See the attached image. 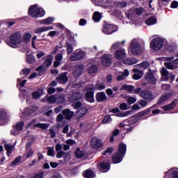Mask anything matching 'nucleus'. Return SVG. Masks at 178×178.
I'll use <instances>...</instances> for the list:
<instances>
[{
	"mask_svg": "<svg viewBox=\"0 0 178 178\" xmlns=\"http://www.w3.org/2000/svg\"><path fill=\"white\" fill-rule=\"evenodd\" d=\"M4 148L6 151L7 152L8 156H10V154L13 152V149L15 148V145H10L9 143H6L4 145Z\"/></svg>",
	"mask_w": 178,
	"mask_h": 178,
	"instance_id": "c85d7f7f",
	"label": "nucleus"
},
{
	"mask_svg": "<svg viewBox=\"0 0 178 178\" xmlns=\"http://www.w3.org/2000/svg\"><path fill=\"white\" fill-rule=\"evenodd\" d=\"M87 90L88 91L86 94V100L90 103L95 102V99H94V90L91 89V86L89 88L88 87Z\"/></svg>",
	"mask_w": 178,
	"mask_h": 178,
	"instance_id": "ddd939ff",
	"label": "nucleus"
},
{
	"mask_svg": "<svg viewBox=\"0 0 178 178\" xmlns=\"http://www.w3.org/2000/svg\"><path fill=\"white\" fill-rule=\"evenodd\" d=\"M177 104V99H175L169 105L164 106L163 107V109H164V111H172V109H175Z\"/></svg>",
	"mask_w": 178,
	"mask_h": 178,
	"instance_id": "bb28decb",
	"label": "nucleus"
},
{
	"mask_svg": "<svg viewBox=\"0 0 178 178\" xmlns=\"http://www.w3.org/2000/svg\"><path fill=\"white\" fill-rule=\"evenodd\" d=\"M22 42H23V40L22 39V33L16 32L10 35L8 45L13 48H15V47H17V45L22 44Z\"/></svg>",
	"mask_w": 178,
	"mask_h": 178,
	"instance_id": "20e7f679",
	"label": "nucleus"
},
{
	"mask_svg": "<svg viewBox=\"0 0 178 178\" xmlns=\"http://www.w3.org/2000/svg\"><path fill=\"white\" fill-rule=\"evenodd\" d=\"M151 113V108H147L146 111H141L139 113L140 116H144L145 115H147V113Z\"/></svg>",
	"mask_w": 178,
	"mask_h": 178,
	"instance_id": "052dcab7",
	"label": "nucleus"
},
{
	"mask_svg": "<svg viewBox=\"0 0 178 178\" xmlns=\"http://www.w3.org/2000/svg\"><path fill=\"white\" fill-rule=\"evenodd\" d=\"M47 101L48 102H50V104H55V102H56V97H55L54 95H51L48 97Z\"/></svg>",
	"mask_w": 178,
	"mask_h": 178,
	"instance_id": "3c124183",
	"label": "nucleus"
},
{
	"mask_svg": "<svg viewBox=\"0 0 178 178\" xmlns=\"http://www.w3.org/2000/svg\"><path fill=\"white\" fill-rule=\"evenodd\" d=\"M90 145L93 148H100L102 147V142L97 138H93L90 142Z\"/></svg>",
	"mask_w": 178,
	"mask_h": 178,
	"instance_id": "f3484780",
	"label": "nucleus"
},
{
	"mask_svg": "<svg viewBox=\"0 0 178 178\" xmlns=\"http://www.w3.org/2000/svg\"><path fill=\"white\" fill-rule=\"evenodd\" d=\"M31 37L33 35L30 33H25L23 36H22V42H25V44H28L30 42V40H31Z\"/></svg>",
	"mask_w": 178,
	"mask_h": 178,
	"instance_id": "7c9ffc66",
	"label": "nucleus"
},
{
	"mask_svg": "<svg viewBox=\"0 0 178 178\" xmlns=\"http://www.w3.org/2000/svg\"><path fill=\"white\" fill-rule=\"evenodd\" d=\"M126 90V91H128V92H131L134 90V87L131 85H127L124 84L121 87L120 90Z\"/></svg>",
	"mask_w": 178,
	"mask_h": 178,
	"instance_id": "58836bf2",
	"label": "nucleus"
},
{
	"mask_svg": "<svg viewBox=\"0 0 178 178\" xmlns=\"http://www.w3.org/2000/svg\"><path fill=\"white\" fill-rule=\"evenodd\" d=\"M97 71L98 67L95 65H90L88 69V73H89V74H94V73H97Z\"/></svg>",
	"mask_w": 178,
	"mask_h": 178,
	"instance_id": "e433bc0d",
	"label": "nucleus"
},
{
	"mask_svg": "<svg viewBox=\"0 0 178 178\" xmlns=\"http://www.w3.org/2000/svg\"><path fill=\"white\" fill-rule=\"evenodd\" d=\"M165 66L167 67V69H170V70H172V69H176V67H175V66H173V64H172L171 63H165Z\"/></svg>",
	"mask_w": 178,
	"mask_h": 178,
	"instance_id": "13d9d810",
	"label": "nucleus"
},
{
	"mask_svg": "<svg viewBox=\"0 0 178 178\" xmlns=\"http://www.w3.org/2000/svg\"><path fill=\"white\" fill-rule=\"evenodd\" d=\"M35 111H38V106H31L29 108H26L24 111L26 115H27L28 116H31V114L34 112H35Z\"/></svg>",
	"mask_w": 178,
	"mask_h": 178,
	"instance_id": "cd10ccee",
	"label": "nucleus"
},
{
	"mask_svg": "<svg viewBox=\"0 0 178 178\" xmlns=\"http://www.w3.org/2000/svg\"><path fill=\"white\" fill-rule=\"evenodd\" d=\"M172 178H178V171L174 170L172 173Z\"/></svg>",
	"mask_w": 178,
	"mask_h": 178,
	"instance_id": "774afa93",
	"label": "nucleus"
},
{
	"mask_svg": "<svg viewBox=\"0 0 178 178\" xmlns=\"http://www.w3.org/2000/svg\"><path fill=\"white\" fill-rule=\"evenodd\" d=\"M29 15L31 17H42L45 15V11L42 8H38L37 5H34L29 8Z\"/></svg>",
	"mask_w": 178,
	"mask_h": 178,
	"instance_id": "7ed1b4c3",
	"label": "nucleus"
},
{
	"mask_svg": "<svg viewBox=\"0 0 178 178\" xmlns=\"http://www.w3.org/2000/svg\"><path fill=\"white\" fill-rule=\"evenodd\" d=\"M94 22H98L101 20V13L99 12H95L93 14Z\"/></svg>",
	"mask_w": 178,
	"mask_h": 178,
	"instance_id": "49530a36",
	"label": "nucleus"
},
{
	"mask_svg": "<svg viewBox=\"0 0 178 178\" xmlns=\"http://www.w3.org/2000/svg\"><path fill=\"white\" fill-rule=\"evenodd\" d=\"M172 97L171 93H166L163 95L161 97H160L157 102L158 105H161V104H163V102H165V101H168L169 98Z\"/></svg>",
	"mask_w": 178,
	"mask_h": 178,
	"instance_id": "393cba45",
	"label": "nucleus"
},
{
	"mask_svg": "<svg viewBox=\"0 0 178 178\" xmlns=\"http://www.w3.org/2000/svg\"><path fill=\"white\" fill-rule=\"evenodd\" d=\"M44 95V89L39 88L38 90L32 92V97L34 99H38L40 97Z\"/></svg>",
	"mask_w": 178,
	"mask_h": 178,
	"instance_id": "b1692460",
	"label": "nucleus"
},
{
	"mask_svg": "<svg viewBox=\"0 0 178 178\" xmlns=\"http://www.w3.org/2000/svg\"><path fill=\"white\" fill-rule=\"evenodd\" d=\"M85 67L83 64L75 65L74 68V77H80L84 72Z\"/></svg>",
	"mask_w": 178,
	"mask_h": 178,
	"instance_id": "9b49d317",
	"label": "nucleus"
},
{
	"mask_svg": "<svg viewBox=\"0 0 178 178\" xmlns=\"http://www.w3.org/2000/svg\"><path fill=\"white\" fill-rule=\"evenodd\" d=\"M63 113L65 118V119L69 120L72 119L73 118L74 113L72 111H70L69 109H65L63 111Z\"/></svg>",
	"mask_w": 178,
	"mask_h": 178,
	"instance_id": "f704fd0d",
	"label": "nucleus"
},
{
	"mask_svg": "<svg viewBox=\"0 0 178 178\" xmlns=\"http://www.w3.org/2000/svg\"><path fill=\"white\" fill-rule=\"evenodd\" d=\"M75 156L76 158H84L86 156V152L80 149V148H76V151L74 152Z\"/></svg>",
	"mask_w": 178,
	"mask_h": 178,
	"instance_id": "473e14b6",
	"label": "nucleus"
},
{
	"mask_svg": "<svg viewBox=\"0 0 178 178\" xmlns=\"http://www.w3.org/2000/svg\"><path fill=\"white\" fill-rule=\"evenodd\" d=\"M86 56V53L82 51H76L75 53L71 56L70 60L72 62H76V60H81V59H84Z\"/></svg>",
	"mask_w": 178,
	"mask_h": 178,
	"instance_id": "1a4fd4ad",
	"label": "nucleus"
},
{
	"mask_svg": "<svg viewBox=\"0 0 178 178\" xmlns=\"http://www.w3.org/2000/svg\"><path fill=\"white\" fill-rule=\"evenodd\" d=\"M34 154V150L33 149H29L27 150V154L26 158L29 159L31 156H33V154Z\"/></svg>",
	"mask_w": 178,
	"mask_h": 178,
	"instance_id": "5fc2aeb1",
	"label": "nucleus"
},
{
	"mask_svg": "<svg viewBox=\"0 0 178 178\" xmlns=\"http://www.w3.org/2000/svg\"><path fill=\"white\" fill-rule=\"evenodd\" d=\"M49 124H45V123H38L34 125V127H38L39 129H42V130H45L49 127Z\"/></svg>",
	"mask_w": 178,
	"mask_h": 178,
	"instance_id": "ea45409f",
	"label": "nucleus"
},
{
	"mask_svg": "<svg viewBox=\"0 0 178 178\" xmlns=\"http://www.w3.org/2000/svg\"><path fill=\"white\" fill-rule=\"evenodd\" d=\"M23 126H24V123L23 122H18L16 126H14L16 129L18 131H22V130H23Z\"/></svg>",
	"mask_w": 178,
	"mask_h": 178,
	"instance_id": "de8ad7c7",
	"label": "nucleus"
},
{
	"mask_svg": "<svg viewBox=\"0 0 178 178\" xmlns=\"http://www.w3.org/2000/svg\"><path fill=\"white\" fill-rule=\"evenodd\" d=\"M53 61L54 56L48 55L44 58V63L43 65L45 67H49V66L52 65Z\"/></svg>",
	"mask_w": 178,
	"mask_h": 178,
	"instance_id": "4be33fe9",
	"label": "nucleus"
},
{
	"mask_svg": "<svg viewBox=\"0 0 178 178\" xmlns=\"http://www.w3.org/2000/svg\"><path fill=\"white\" fill-rule=\"evenodd\" d=\"M53 26H42L40 28H37L35 29V34H40V33H44V31H49V30H53Z\"/></svg>",
	"mask_w": 178,
	"mask_h": 178,
	"instance_id": "5701e85b",
	"label": "nucleus"
},
{
	"mask_svg": "<svg viewBox=\"0 0 178 178\" xmlns=\"http://www.w3.org/2000/svg\"><path fill=\"white\" fill-rule=\"evenodd\" d=\"M107 98L106 95L104 92H97L96 95V101L97 102H104V101H106Z\"/></svg>",
	"mask_w": 178,
	"mask_h": 178,
	"instance_id": "aec40b11",
	"label": "nucleus"
},
{
	"mask_svg": "<svg viewBox=\"0 0 178 178\" xmlns=\"http://www.w3.org/2000/svg\"><path fill=\"white\" fill-rule=\"evenodd\" d=\"M155 73H156V71L152 70H149L146 73L145 80L149 84H155L156 83V75Z\"/></svg>",
	"mask_w": 178,
	"mask_h": 178,
	"instance_id": "0eeeda50",
	"label": "nucleus"
},
{
	"mask_svg": "<svg viewBox=\"0 0 178 178\" xmlns=\"http://www.w3.org/2000/svg\"><path fill=\"white\" fill-rule=\"evenodd\" d=\"M99 166L102 172H108L109 170V164L106 162L100 163Z\"/></svg>",
	"mask_w": 178,
	"mask_h": 178,
	"instance_id": "a19ab883",
	"label": "nucleus"
},
{
	"mask_svg": "<svg viewBox=\"0 0 178 178\" xmlns=\"http://www.w3.org/2000/svg\"><path fill=\"white\" fill-rule=\"evenodd\" d=\"M112 80H113V76L112 74L107 75L106 78V83H112Z\"/></svg>",
	"mask_w": 178,
	"mask_h": 178,
	"instance_id": "4d7b16f0",
	"label": "nucleus"
},
{
	"mask_svg": "<svg viewBox=\"0 0 178 178\" xmlns=\"http://www.w3.org/2000/svg\"><path fill=\"white\" fill-rule=\"evenodd\" d=\"M138 120V118L133 117L128 120L121 122L120 124V127H123L127 131V133H130L133 131L134 129V126H133V124H136Z\"/></svg>",
	"mask_w": 178,
	"mask_h": 178,
	"instance_id": "f03ea898",
	"label": "nucleus"
},
{
	"mask_svg": "<svg viewBox=\"0 0 178 178\" xmlns=\"http://www.w3.org/2000/svg\"><path fill=\"white\" fill-rule=\"evenodd\" d=\"M120 109H121L122 111H127V104L126 103H122L120 105Z\"/></svg>",
	"mask_w": 178,
	"mask_h": 178,
	"instance_id": "680f3d73",
	"label": "nucleus"
},
{
	"mask_svg": "<svg viewBox=\"0 0 178 178\" xmlns=\"http://www.w3.org/2000/svg\"><path fill=\"white\" fill-rule=\"evenodd\" d=\"M83 176L84 177H86V178H93V177H95V174H94V172H92V170H87L86 171H85Z\"/></svg>",
	"mask_w": 178,
	"mask_h": 178,
	"instance_id": "37998d69",
	"label": "nucleus"
},
{
	"mask_svg": "<svg viewBox=\"0 0 178 178\" xmlns=\"http://www.w3.org/2000/svg\"><path fill=\"white\" fill-rule=\"evenodd\" d=\"M65 152L61 150V151H59L58 152H57V154H56V158H58V159L62 158L63 156V155H65Z\"/></svg>",
	"mask_w": 178,
	"mask_h": 178,
	"instance_id": "0e129e2a",
	"label": "nucleus"
},
{
	"mask_svg": "<svg viewBox=\"0 0 178 178\" xmlns=\"http://www.w3.org/2000/svg\"><path fill=\"white\" fill-rule=\"evenodd\" d=\"M138 105L142 106V108H145V106H147V105L148 104V102H147L145 100H140V101L138 102Z\"/></svg>",
	"mask_w": 178,
	"mask_h": 178,
	"instance_id": "603ef678",
	"label": "nucleus"
},
{
	"mask_svg": "<svg viewBox=\"0 0 178 178\" xmlns=\"http://www.w3.org/2000/svg\"><path fill=\"white\" fill-rule=\"evenodd\" d=\"M90 88V90H99L101 91L102 90H105L106 87L105 86V84L101 83H99V81H97L96 86H91Z\"/></svg>",
	"mask_w": 178,
	"mask_h": 178,
	"instance_id": "c756f323",
	"label": "nucleus"
},
{
	"mask_svg": "<svg viewBox=\"0 0 178 178\" xmlns=\"http://www.w3.org/2000/svg\"><path fill=\"white\" fill-rule=\"evenodd\" d=\"M162 47H163V40L161 38H157L150 42V48L154 51H159Z\"/></svg>",
	"mask_w": 178,
	"mask_h": 178,
	"instance_id": "423d86ee",
	"label": "nucleus"
},
{
	"mask_svg": "<svg viewBox=\"0 0 178 178\" xmlns=\"http://www.w3.org/2000/svg\"><path fill=\"white\" fill-rule=\"evenodd\" d=\"M47 155H49V156H55V150H54V147L49 148L48 149Z\"/></svg>",
	"mask_w": 178,
	"mask_h": 178,
	"instance_id": "864d4df0",
	"label": "nucleus"
},
{
	"mask_svg": "<svg viewBox=\"0 0 178 178\" xmlns=\"http://www.w3.org/2000/svg\"><path fill=\"white\" fill-rule=\"evenodd\" d=\"M88 111L87 110V108L82 107L79 109L77 112V116H79V118H83V116H84V115H86V113H87Z\"/></svg>",
	"mask_w": 178,
	"mask_h": 178,
	"instance_id": "4c0bfd02",
	"label": "nucleus"
},
{
	"mask_svg": "<svg viewBox=\"0 0 178 178\" xmlns=\"http://www.w3.org/2000/svg\"><path fill=\"white\" fill-rule=\"evenodd\" d=\"M130 49L133 55H138L141 54V51H143L141 45L138 44V42L136 39L131 40Z\"/></svg>",
	"mask_w": 178,
	"mask_h": 178,
	"instance_id": "39448f33",
	"label": "nucleus"
},
{
	"mask_svg": "<svg viewBox=\"0 0 178 178\" xmlns=\"http://www.w3.org/2000/svg\"><path fill=\"white\" fill-rule=\"evenodd\" d=\"M112 152H113V148L108 147L107 149L102 152V155H106V154H112Z\"/></svg>",
	"mask_w": 178,
	"mask_h": 178,
	"instance_id": "6e6d98bb",
	"label": "nucleus"
},
{
	"mask_svg": "<svg viewBox=\"0 0 178 178\" xmlns=\"http://www.w3.org/2000/svg\"><path fill=\"white\" fill-rule=\"evenodd\" d=\"M9 120V117L5 110H0V124H5Z\"/></svg>",
	"mask_w": 178,
	"mask_h": 178,
	"instance_id": "dca6fc26",
	"label": "nucleus"
},
{
	"mask_svg": "<svg viewBox=\"0 0 178 178\" xmlns=\"http://www.w3.org/2000/svg\"><path fill=\"white\" fill-rule=\"evenodd\" d=\"M133 72L134 73H135V74L132 76L134 80H140V79H141V77H143V75L144 74V72L138 70V68L134 69Z\"/></svg>",
	"mask_w": 178,
	"mask_h": 178,
	"instance_id": "a211bd4d",
	"label": "nucleus"
},
{
	"mask_svg": "<svg viewBox=\"0 0 178 178\" xmlns=\"http://www.w3.org/2000/svg\"><path fill=\"white\" fill-rule=\"evenodd\" d=\"M26 62L27 63H33V62H35V57L31 54H27Z\"/></svg>",
	"mask_w": 178,
	"mask_h": 178,
	"instance_id": "a18cd8bd",
	"label": "nucleus"
},
{
	"mask_svg": "<svg viewBox=\"0 0 178 178\" xmlns=\"http://www.w3.org/2000/svg\"><path fill=\"white\" fill-rule=\"evenodd\" d=\"M83 98V95L79 92H73L69 97L68 99L70 102H77Z\"/></svg>",
	"mask_w": 178,
	"mask_h": 178,
	"instance_id": "f8f14e48",
	"label": "nucleus"
},
{
	"mask_svg": "<svg viewBox=\"0 0 178 178\" xmlns=\"http://www.w3.org/2000/svg\"><path fill=\"white\" fill-rule=\"evenodd\" d=\"M56 60L54 63V67H58L60 65V61L63 59V55L62 54H58L55 56Z\"/></svg>",
	"mask_w": 178,
	"mask_h": 178,
	"instance_id": "a878e982",
	"label": "nucleus"
},
{
	"mask_svg": "<svg viewBox=\"0 0 178 178\" xmlns=\"http://www.w3.org/2000/svg\"><path fill=\"white\" fill-rule=\"evenodd\" d=\"M111 122H112V118H111V115H106L103 119V123L104 124H107V123H111Z\"/></svg>",
	"mask_w": 178,
	"mask_h": 178,
	"instance_id": "09e8293b",
	"label": "nucleus"
},
{
	"mask_svg": "<svg viewBox=\"0 0 178 178\" xmlns=\"http://www.w3.org/2000/svg\"><path fill=\"white\" fill-rule=\"evenodd\" d=\"M54 17H48L44 19L40 22L41 24H51V23L54 22Z\"/></svg>",
	"mask_w": 178,
	"mask_h": 178,
	"instance_id": "c03bdc74",
	"label": "nucleus"
},
{
	"mask_svg": "<svg viewBox=\"0 0 178 178\" xmlns=\"http://www.w3.org/2000/svg\"><path fill=\"white\" fill-rule=\"evenodd\" d=\"M102 63L104 67H108V66H111V65H112L111 56L106 54L104 55L102 57Z\"/></svg>",
	"mask_w": 178,
	"mask_h": 178,
	"instance_id": "2eb2a0df",
	"label": "nucleus"
},
{
	"mask_svg": "<svg viewBox=\"0 0 178 178\" xmlns=\"http://www.w3.org/2000/svg\"><path fill=\"white\" fill-rule=\"evenodd\" d=\"M127 101L129 104H134L137 101V99L136 97H129Z\"/></svg>",
	"mask_w": 178,
	"mask_h": 178,
	"instance_id": "e2e57ef3",
	"label": "nucleus"
},
{
	"mask_svg": "<svg viewBox=\"0 0 178 178\" xmlns=\"http://www.w3.org/2000/svg\"><path fill=\"white\" fill-rule=\"evenodd\" d=\"M129 74H130V73L129 72V70H124V72H122L121 75H118L117 76V81H122L124 80V79H126V77H127V76H129Z\"/></svg>",
	"mask_w": 178,
	"mask_h": 178,
	"instance_id": "2f4dec72",
	"label": "nucleus"
},
{
	"mask_svg": "<svg viewBox=\"0 0 178 178\" xmlns=\"http://www.w3.org/2000/svg\"><path fill=\"white\" fill-rule=\"evenodd\" d=\"M138 62L137 58H126L123 60L124 65H136Z\"/></svg>",
	"mask_w": 178,
	"mask_h": 178,
	"instance_id": "72a5a7b5",
	"label": "nucleus"
},
{
	"mask_svg": "<svg viewBox=\"0 0 178 178\" xmlns=\"http://www.w3.org/2000/svg\"><path fill=\"white\" fill-rule=\"evenodd\" d=\"M115 58L118 60H122L124 59V58H126V52L124 51V50H118L117 51H115Z\"/></svg>",
	"mask_w": 178,
	"mask_h": 178,
	"instance_id": "6ab92c4d",
	"label": "nucleus"
},
{
	"mask_svg": "<svg viewBox=\"0 0 178 178\" xmlns=\"http://www.w3.org/2000/svg\"><path fill=\"white\" fill-rule=\"evenodd\" d=\"M42 56H45V53L42 51H38L36 52V58L38 59H40V58H42Z\"/></svg>",
	"mask_w": 178,
	"mask_h": 178,
	"instance_id": "8fccbe9b",
	"label": "nucleus"
},
{
	"mask_svg": "<svg viewBox=\"0 0 178 178\" xmlns=\"http://www.w3.org/2000/svg\"><path fill=\"white\" fill-rule=\"evenodd\" d=\"M19 131L15 127H13V129L10 131V134H12V136H17V134H19Z\"/></svg>",
	"mask_w": 178,
	"mask_h": 178,
	"instance_id": "bf43d9fd",
	"label": "nucleus"
},
{
	"mask_svg": "<svg viewBox=\"0 0 178 178\" xmlns=\"http://www.w3.org/2000/svg\"><path fill=\"white\" fill-rule=\"evenodd\" d=\"M56 80L60 84H66L67 81H69V77L67 76V72H63L59 74L57 77Z\"/></svg>",
	"mask_w": 178,
	"mask_h": 178,
	"instance_id": "9d476101",
	"label": "nucleus"
},
{
	"mask_svg": "<svg viewBox=\"0 0 178 178\" xmlns=\"http://www.w3.org/2000/svg\"><path fill=\"white\" fill-rule=\"evenodd\" d=\"M115 31H118V27L111 24H106L103 28V33L104 34H113Z\"/></svg>",
	"mask_w": 178,
	"mask_h": 178,
	"instance_id": "6e6552de",
	"label": "nucleus"
},
{
	"mask_svg": "<svg viewBox=\"0 0 178 178\" xmlns=\"http://www.w3.org/2000/svg\"><path fill=\"white\" fill-rule=\"evenodd\" d=\"M140 97L141 98H143V99H145L146 101H152V99H154V95H152V92L148 90L141 91Z\"/></svg>",
	"mask_w": 178,
	"mask_h": 178,
	"instance_id": "4468645a",
	"label": "nucleus"
},
{
	"mask_svg": "<svg viewBox=\"0 0 178 178\" xmlns=\"http://www.w3.org/2000/svg\"><path fill=\"white\" fill-rule=\"evenodd\" d=\"M161 81H168L169 80V72H168V70L166 68L163 67L162 68L161 71Z\"/></svg>",
	"mask_w": 178,
	"mask_h": 178,
	"instance_id": "412c9836",
	"label": "nucleus"
},
{
	"mask_svg": "<svg viewBox=\"0 0 178 178\" xmlns=\"http://www.w3.org/2000/svg\"><path fill=\"white\" fill-rule=\"evenodd\" d=\"M156 23V17H151L146 20V24H147V26H152Z\"/></svg>",
	"mask_w": 178,
	"mask_h": 178,
	"instance_id": "79ce46f5",
	"label": "nucleus"
},
{
	"mask_svg": "<svg viewBox=\"0 0 178 178\" xmlns=\"http://www.w3.org/2000/svg\"><path fill=\"white\" fill-rule=\"evenodd\" d=\"M87 24V20L86 19H81L79 20V26H86Z\"/></svg>",
	"mask_w": 178,
	"mask_h": 178,
	"instance_id": "338daca9",
	"label": "nucleus"
},
{
	"mask_svg": "<svg viewBox=\"0 0 178 178\" xmlns=\"http://www.w3.org/2000/svg\"><path fill=\"white\" fill-rule=\"evenodd\" d=\"M127 147L126 145L121 143L118 148V152L115 153L112 158V162L113 163H120V161L123 160V156L126 154Z\"/></svg>",
	"mask_w": 178,
	"mask_h": 178,
	"instance_id": "f257e3e1",
	"label": "nucleus"
},
{
	"mask_svg": "<svg viewBox=\"0 0 178 178\" xmlns=\"http://www.w3.org/2000/svg\"><path fill=\"white\" fill-rule=\"evenodd\" d=\"M171 8L172 9H176V8H178V2L177 1H174L171 3Z\"/></svg>",
	"mask_w": 178,
	"mask_h": 178,
	"instance_id": "69168bd1",
	"label": "nucleus"
},
{
	"mask_svg": "<svg viewBox=\"0 0 178 178\" xmlns=\"http://www.w3.org/2000/svg\"><path fill=\"white\" fill-rule=\"evenodd\" d=\"M149 66V63L148 61H144L142 63L136 65L137 69H141L142 70H145L147 67Z\"/></svg>",
	"mask_w": 178,
	"mask_h": 178,
	"instance_id": "c9c22d12",
	"label": "nucleus"
}]
</instances>
